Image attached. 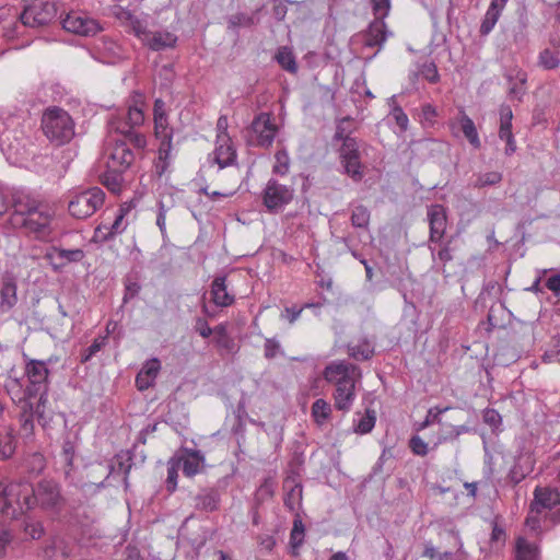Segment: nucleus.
Segmentation results:
<instances>
[{"mask_svg": "<svg viewBox=\"0 0 560 560\" xmlns=\"http://www.w3.org/2000/svg\"><path fill=\"white\" fill-rule=\"evenodd\" d=\"M62 504L60 487L51 479H43L35 487L24 479L0 483V515L4 517L16 518L35 506L58 511Z\"/></svg>", "mask_w": 560, "mask_h": 560, "instance_id": "f257e3e1", "label": "nucleus"}, {"mask_svg": "<svg viewBox=\"0 0 560 560\" xmlns=\"http://www.w3.org/2000/svg\"><path fill=\"white\" fill-rule=\"evenodd\" d=\"M12 209L10 222L14 229L38 241L52 237L54 212L43 201L30 194L16 191L12 195Z\"/></svg>", "mask_w": 560, "mask_h": 560, "instance_id": "f03ea898", "label": "nucleus"}, {"mask_svg": "<svg viewBox=\"0 0 560 560\" xmlns=\"http://www.w3.org/2000/svg\"><path fill=\"white\" fill-rule=\"evenodd\" d=\"M143 105L142 94L136 92L127 109L113 115L108 122L110 130L119 133L121 138L128 139L138 151H143L147 147L144 135L136 130V127L141 126L144 121Z\"/></svg>", "mask_w": 560, "mask_h": 560, "instance_id": "7ed1b4c3", "label": "nucleus"}, {"mask_svg": "<svg viewBox=\"0 0 560 560\" xmlns=\"http://www.w3.org/2000/svg\"><path fill=\"white\" fill-rule=\"evenodd\" d=\"M357 371L355 365L345 361L334 362L324 370V378L336 386L334 406L340 411L347 412L352 406L355 397L354 375Z\"/></svg>", "mask_w": 560, "mask_h": 560, "instance_id": "20e7f679", "label": "nucleus"}, {"mask_svg": "<svg viewBox=\"0 0 560 560\" xmlns=\"http://www.w3.org/2000/svg\"><path fill=\"white\" fill-rule=\"evenodd\" d=\"M74 121L69 113L60 107L47 108L42 117V129L55 145H63L74 137Z\"/></svg>", "mask_w": 560, "mask_h": 560, "instance_id": "39448f33", "label": "nucleus"}, {"mask_svg": "<svg viewBox=\"0 0 560 560\" xmlns=\"http://www.w3.org/2000/svg\"><path fill=\"white\" fill-rule=\"evenodd\" d=\"M106 149V166L109 170L125 172L135 162L137 156L142 155L143 151H138L126 138L113 140Z\"/></svg>", "mask_w": 560, "mask_h": 560, "instance_id": "423d86ee", "label": "nucleus"}, {"mask_svg": "<svg viewBox=\"0 0 560 560\" xmlns=\"http://www.w3.org/2000/svg\"><path fill=\"white\" fill-rule=\"evenodd\" d=\"M105 194L98 187H93L75 195L68 205L70 214L78 219L91 217L104 203Z\"/></svg>", "mask_w": 560, "mask_h": 560, "instance_id": "0eeeda50", "label": "nucleus"}, {"mask_svg": "<svg viewBox=\"0 0 560 560\" xmlns=\"http://www.w3.org/2000/svg\"><path fill=\"white\" fill-rule=\"evenodd\" d=\"M451 410L454 411V416L451 418V420L457 421L459 418L458 416L463 413L462 410L453 409L451 407L441 408L436 406L429 409L423 424L429 425L439 423L442 427L441 430L444 440L457 439L460 434L467 433L469 431V427L465 424H453L448 420H443L441 416Z\"/></svg>", "mask_w": 560, "mask_h": 560, "instance_id": "6e6552de", "label": "nucleus"}, {"mask_svg": "<svg viewBox=\"0 0 560 560\" xmlns=\"http://www.w3.org/2000/svg\"><path fill=\"white\" fill-rule=\"evenodd\" d=\"M57 9L54 3L34 0L26 5L20 14L23 25L28 27H42L48 25L56 16Z\"/></svg>", "mask_w": 560, "mask_h": 560, "instance_id": "1a4fd4ad", "label": "nucleus"}, {"mask_svg": "<svg viewBox=\"0 0 560 560\" xmlns=\"http://www.w3.org/2000/svg\"><path fill=\"white\" fill-rule=\"evenodd\" d=\"M545 510L552 511V521L560 523V492L548 487H537L530 503V513L540 514Z\"/></svg>", "mask_w": 560, "mask_h": 560, "instance_id": "9d476101", "label": "nucleus"}, {"mask_svg": "<svg viewBox=\"0 0 560 560\" xmlns=\"http://www.w3.org/2000/svg\"><path fill=\"white\" fill-rule=\"evenodd\" d=\"M48 373L49 371L44 361L31 360L26 364V375L30 385L26 387L25 392L30 398L42 395V399L44 400V396L47 395L48 390Z\"/></svg>", "mask_w": 560, "mask_h": 560, "instance_id": "9b49d317", "label": "nucleus"}, {"mask_svg": "<svg viewBox=\"0 0 560 560\" xmlns=\"http://www.w3.org/2000/svg\"><path fill=\"white\" fill-rule=\"evenodd\" d=\"M293 196L294 189L291 186L280 184L276 179H269L264 189L262 199L269 211L277 212L290 203Z\"/></svg>", "mask_w": 560, "mask_h": 560, "instance_id": "f8f14e48", "label": "nucleus"}, {"mask_svg": "<svg viewBox=\"0 0 560 560\" xmlns=\"http://www.w3.org/2000/svg\"><path fill=\"white\" fill-rule=\"evenodd\" d=\"M62 27L73 34L81 36H94L102 28L100 23L82 12H70L62 20Z\"/></svg>", "mask_w": 560, "mask_h": 560, "instance_id": "ddd939ff", "label": "nucleus"}, {"mask_svg": "<svg viewBox=\"0 0 560 560\" xmlns=\"http://www.w3.org/2000/svg\"><path fill=\"white\" fill-rule=\"evenodd\" d=\"M132 457L129 453H120L117 454L110 464L103 465L102 463L96 464L92 467V471L94 472H105V479H108L112 475H122V481L125 488L127 489L129 486L128 476L132 468Z\"/></svg>", "mask_w": 560, "mask_h": 560, "instance_id": "4468645a", "label": "nucleus"}, {"mask_svg": "<svg viewBox=\"0 0 560 560\" xmlns=\"http://www.w3.org/2000/svg\"><path fill=\"white\" fill-rule=\"evenodd\" d=\"M427 217L430 228L429 242L440 243L447 228L446 210L442 205H432L428 209Z\"/></svg>", "mask_w": 560, "mask_h": 560, "instance_id": "2eb2a0df", "label": "nucleus"}, {"mask_svg": "<svg viewBox=\"0 0 560 560\" xmlns=\"http://www.w3.org/2000/svg\"><path fill=\"white\" fill-rule=\"evenodd\" d=\"M253 132L257 135V144L260 147H269L276 136V127L270 121L269 114H259L252 122Z\"/></svg>", "mask_w": 560, "mask_h": 560, "instance_id": "dca6fc26", "label": "nucleus"}, {"mask_svg": "<svg viewBox=\"0 0 560 560\" xmlns=\"http://www.w3.org/2000/svg\"><path fill=\"white\" fill-rule=\"evenodd\" d=\"M213 154L214 161L220 168L234 164L236 160V151L228 133L217 136V147Z\"/></svg>", "mask_w": 560, "mask_h": 560, "instance_id": "f3484780", "label": "nucleus"}, {"mask_svg": "<svg viewBox=\"0 0 560 560\" xmlns=\"http://www.w3.org/2000/svg\"><path fill=\"white\" fill-rule=\"evenodd\" d=\"M46 258L50 261L54 269L58 270L67 264L81 261L84 258V252L80 248L62 249L54 247L51 252L47 253Z\"/></svg>", "mask_w": 560, "mask_h": 560, "instance_id": "a211bd4d", "label": "nucleus"}, {"mask_svg": "<svg viewBox=\"0 0 560 560\" xmlns=\"http://www.w3.org/2000/svg\"><path fill=\"white\" fill-rule=\"evenodd\" d=\"M205 456L200 451L186 450L185 455L178 459L177 465L182 466L185 476L192 477L201 470Z\"/></svg>", "mask_w": 560, "mask_h": 560, "instance_id": "6ab92c4d", "label": "nucleus"}, {"mask_svg": "<svg viewBox=\"0 0 560 560\" xmlns=\"http://www.w3.org/2000/svg\"><path fill=\"white\" fill-rule=\"evenodd\" d=\"M533 467L534 460L530 455H522L515 460L508 477L513 485H517L533 471Z\"/></svg>", "mask_w": 560, "mask_h": 560, "instance_id": "aec40b11", "label": "nucleus"}, {"mask_svg": "<svg viewBox=\"0 0 560 560\" xmlns=\"http://www.w3.org/2000/svg\"><path fill=\"white\" fill-rule=\"evenodd\" d=\"M176 42L177 37L170 32H150L149 35H147V38H143V44L155 51L174 47Z\"/></svg>", "mask_w": 560, "mask_h": 560, "instance_id": "412c9836", "label": "nucleus"}, {"mask_svg": "<svg viewBox=\"0 0 560 560\" xmlns=\"http://www.w3.org/2000/svg\"><path fill=\"white\" fill-rule=\"evenodd\" d=\"M220 494L214 489H202L195 497V508L197 510L213 512L219 509Z\"/></svg>", "mask_w": 560, "mask_h": 560, "instance_id": "4be33fe9", "label": "nucleus"}, {"mask_svg": "<svg viewBox=\"0 0 560 560\" xmlns=\"http://www.w3.org/2000/svg\"><path fill=\"white\" fill-rule=\"evenodd\" d=\"M225 280V277H215L211 285L212 301L222 307L234 302V298L228 292Z\"/></svg>", "mask_w": 560, "mask_h": 560, "instance_id": "5701e85b", "label": "nucleus"}, {"mask_svg": "<svg viewBox=\"0 0 560 560\" xmlns=\"http://www.w3.org/2000/svg\"><path fill=\"white\" fill-rule=\"evenodd\" d=\"M387 38L385 23L381 20L371 23L364 34V44L369 47L382 46Z\"/></svg>", "mask_w": 560, "mask_h": 560, "instance_id": "b1692460", "label": "nucleus"}, {"mask_svg": "<svg viewBox=\"0 0 560 560\" xmlns=\"http://www.w3.org/2000/svg\"><path fill=\"white\" fill-rule=\"evenodd\" d=\"M458 125L460 127V130L465 138L468 140V142L475 148L479 149L481 145L475 122L470 117L466 115L465 112H460L458 116Z\"/></svg>", "mask_w": 560, "mask_h": 560, "instance_id": "393cba45", "label": "nucleus"}, {"mask_svg": "<svg viewBox=\"0 0 560 560\" xmlns=\"http://www.w3.org/2000/svg\"><path fill=\"white\" fill-rule=\"evenodd\" d=\"M1 303L0 307L3 312L10 311L18 302L16 284L8 279L3 280L0 288Z\"/></svg>", "mask_w": 560, "mask_h": 560, "instance_id": "a878e982", "label": "nucleus"}, {"mask_svg": "<svg viewBox=\"0 0 560 560\" xmlns=\"http://www.w3.org/2000/svg\"><path fill=\"white\" fill-rule=\"evenodd\" d=\"M283 487L285 490L284 505L289 510L294 511L302 499V486L293 480H287Z\"/></svg>", "mask_w": 560, "mask_h": 560, "instance_id": "bb28decb", "label": "nucleus"}, {"mask_svg": "<svg viewBox=\"0 0 560 560\" xmlns=\"http://www.w3.org/2000/svg\"><path fill=\"white\" fill-rule=\"evenodd\" d=\"M348 353L354 360L364 361L373 357L374 347L369 340L364 339L358 345H349Z\"/></svg>", "mask_w": 560, "mask_h": 560, "instance_id": "cd10ccee", "label": "nucleus"}, {"mask_svg": "<svg viewBox=\"0 0 560 560\" xmlns=\"http://www.w3.org/2000/svg\"><path fill=\"white\" fill-rule=\"evenodd\" d=\"M517 560H538V548L529 544L524 538H518L516 542Z\"/></svg>", "mask_w": 560, "mask_h": 560, "instance_id": "c85d7f7f", "label": "nucleus"}, {"mask_svg": "<svg viewBox=\"0 0 560 560\" xmlns=\"http://www.w3.org/2000/svg\"><path fill=\"white\" fill-rule=\"evenodd\" d=\"M276 60L281 66L282 69L295 73L298 71V65L295 58L290 49L287 47H281L277 55Z\"/></svg>", "mask_w": 560, "mask_h": 560, "instance_id": "c756f323", "label": "nucleus"}, {"mask_svg": "<svg viewBox=\"0 0 560 560\" xmlns=\"http://www.w3.org/2000/svg\"><path fill=\"white\" fill-rule=\"evenodd\" d=\"M330 411V405L325 399L318 398L313 402L312 416L317 424H323L328 419Z\"/></svg>", "mask_w": 560, "mask_h": 560, "instance_id": "7c9ffc66", "label": "nucleus"}, {"mask_svg": "<svg viewBox=\"0 0 560 560\" xmlns=\"http://www.w3.org/2000/svg\"><path fill=\"white\" fill-rule=\"evenodd\" d=\"M376 422V415L374 410H366L354 425V432L359 434H366L372 431Z\"/></svg>", "mask_w": 560, "mask_h": 560, "instance_id": "2f4dec72", "label": "nucleus"}, {"mask_svg": "<svg viewBox=\"0 0 560 560\" xmlns=\"http://www.w3.org/2000/svg\"><path fill=\"white\" fill-rule=\"evenodd\" d=\"M351 223L354 228L366 229L370 223V211L364 206H357L352 210Z\"/></svg>", "mask_w": 560, "mask_h": 560, "instance_id": "473e14b6", "label": "nucleus"}, {"mask_svg": "<svg viewBox=\"0 0 560 560\" xmlns=\"http://www.w3.org/2000/svg\"><path fill=\"white\" fill-rule=\"evenodd\" d=\"M340 158L341 160L350 158H360L359 143L355 138L345 136L342 145L340 148Z\"/></svg>", "mask_w": 560, "mask_h": 560, "instance_id": "72a5a7b5", "label": "nucleus"}, {"mask_svg": "<svg viewBox=\"0 0 560 560\" xmlns=\"http://www.w3.org/2000/svg\"><path fill=\"white\" fill-rule=\"evenodd\" d=\"M500 14H501L500 10L489 5V8L486 12L485 19L480 25V33L482 35H487L493 30L495 23L498 22V20L500 18Z\"/></svg>", "mask_w": 560, "mask_h": 560, "instance_id": "f704fd0d", "label": "nucleus"}, {"mask_svg": "<svg viewBox=\"0 0 560 560\" xmlns=\"http://www.w3.org/2000/svg\"><path fill=\"white\" fill-rule=\"evenodd\" d=\"M422 557L429 560H454V553L452 551H440L430 541L424 544Z\"/></svg>", "mask_w": 560, "mask_h": 560, "instance_id": "c9c22d12", "label": "nucleus"}, {"mask_svg": "<svg viewBox=\"0 0 560 560\" xmlns=\"http://www.w3.org/2000/svg\"><path fill=\"white\" fill-rule=\"evenodd\" d=\"M130 210V207L121 206L119 209V213L117 214L115 221L109 228V232L105 235V240H109L117 234H120L125 231L126 224L124 223V218L126 213Z\"/></svg>", "mask_w": 560, "mask_h": 560, "instance_id": "e433bc0d", "label": "nucleus"}, {"mask_svg": "<svg viewBox=\"0 0 560 560\" xmlns=\"http://www.w3.org/2000/svg\"><path fill=\"white\" fill-rule=\"evenodd\" d=\"M122 173L107 168V172L103 175V184L112 191H118L122 183Z\"/></svg>", "mask_w": 560, "mask_h": 560, "instance_id": "4c0bfd02", "label": "nucleus"}, {"mask_svg": "<svg viewBox=\"0 0 560 560\" xmlns=\"http://www.w3.org/2000/svg\"><path fill=\"white\" fill-rule=\"evenodd\" d=\"M75 453V443L67 436L63 441L61 457L68 468H71L73 465V457ZM66 476L68 477L70 474V469H66Z\"/></svg>", "mask_w": 560, "mask_h": 560, "instance_id": "58836bf2", "label": "nucleus"}, {"mask_svg": "<svg viewBox=\"0 0 560 560\" xmlns=\"http://www.w3.org/2000/svg\"><path fill=\"white\" fill-rule=\"evenodd\" d=\"M27 470L33 475L40 474L46 467V459L39 453L30 455L25 462Z\"/></svg>", "mask_w": 560, "mask_h": 560, "instance_id": "ea45409f", "label": "nucleus"}, {"mask_svg": "<svg viewBox=\"0 0 560 560\" xmlns=\"http://www.w3.org/2000/svg\"><path fill=\"white\" fill-rule=\"evenodd\" d=\"M342 164L346 173L354 180L359 182L362 178L360 158L343 159Z\"/></svg>", "mask_w": 560, "mask_h": 560, "instance_id": "a19ab883", "label": "nucleus"}, {"mask_svg": "<svg viewBox=\"0 0 560 560\" xmlns=\"http://www.w3.org/2000/svg\"><path fill=\"white\" fill-rule=\"evenodd\" d=\"M15 450L14 438L11 433L0 435V459H7L12 456Z\"/></svg>", "mask_w": 560, "mask_h": 560, "instance_id": "79ce46f5", "label": "nucleus"}, {"mask_svg": "<svg viewBox=\"0 0 560 560\" xmlns=\"http://www.w3.org/2000/svg\"><path fill=\"white\" fill-rule=\"evenodd\" d=\"M502 180V174L499 172H488L478 176L474 186L477 188H482L486 186H491L500 183Z\"/></svg>", "mask_w": 560, "mask_h": 560, "instance_id": "37998d69", "label": "nucleus"}, {"mask_svg": "<svg viewBox=\"0 0 560 560\" xmlns=\"http://www.w3.org/2000/svg\"><path fill=\"white\" fill-rule=\"evenodd\" d=\"M539 63L545 69H555L560 63V58L557 52L551 51L550 49H545L540 52L539 56Z\"/></svg>", "mask_w": 560, "mask_h": 560, "instance_id": "c03bdc74", "label": "nucleus"}, {"mask_svg": "<svg viewBox=\"0 0 560 560\" xmlns=\"http://www.w3.org/2000/svg\"><path fill=\"white\" fill-rule=\"evenodd\" d=\"M421 74L430 83H436L440 80L438 68L434 62H425L419 69Z\"/></svg>", "mask_w": 560, "mask_h": 560, "instance_id": "a18cd8bd", "label": "nucleus"}, {"mask_svg": "<svg viewBox=\"0 0 560 560\" xmlns=\"http://www.w3.org/2000/svg\"><path fill=\"white\" fill-rule=\"evenodd\" d=\"M304 538V526L302 521H294L293 528L290 534V544L293 548L302 545Z\"/></svg>", "mask_w": 560, "mask_h": 560, "instance_id": "49530a36", "label": "nucleus"}, {"mask_svg": "<svg viewBox=\"0 0 560 560\" xmlns=\"http://www.w3.org/2000/svg\"><path fill=\"white\" fill-rule=\"evenodd\" d=\"M160 369H161L160 361L156 358H153V359L148 360L143 364L142 369L139 372H141L143 375L149 376L150 378L155 381V378L158 377V374L160 372Z\"/></svg>", "mask_w": 560, "mask_h": 560, "instance_id": "de8ad7c7", "label": "nucleus"}, {"mask_svg": "<svg viewBox=\"0 0 560 560\" xmlns=\"http://www.w3.org/2000/svg\"><path fill=\"white\" fill-rule=\"evenodd\" d=\"M516 79H517V82H515L511 85L509 93H510V95L520 100L522 97V95H524V93H525L524 85L526 83L527 77L523 72H517Z\"/></svg>", "mask_w": 560, "mask_h": 560, "instance_id": "09e8293b", "label": "nucleus"}, {"mask_svg": "<svg viewBox=\"0 0 560 560\" xmlns=\"http://www.w3.org/2000/svg\"><path fill=\"white\" fill-rule=\"evenodd\" d=\"M277 164L273 166V173L284 175L289 170V155L282 150L276 153Z\"/></svg>", "mask_w": 560, "mask_h": 560, "instance_id": "8fccbe9b", "label": "nucleus"}, {"mask_svg": "<svg viewBox=\"0 0 560 560\" xmlns=\"http://www.w3.org/2000/svg\"><path fill=\"white\" fill-rule=\"evenodd\" d=\"M28 406V409H24L23 412L21 413V427H22V431L25 433V434H31L32 431H33V428H34V424H33V406L32 404L27 405Z\"/></svg>", "mask_w": 560, "mask_h": 560, "instance_id": "3c124183", "label": "nucleus"}, {"mask_svg": "<svg viewBox=\"0 0 560 560\" xmlns=\"http://www.w3.org/2000/svg\"><path fill=\"white\" fill-rule=\"evenodd\" d=\"M172 138L173 133H164L163 136L156 137L160 140L159 154L163 159H170L172 151Z\"/></svg>", "mask_w": 560, "mask_h": 560, "instance_id": "603ef678", "label": "nucleus"}, {"mask_svg": "<svg viewBox=\"0 0 560 560\" xmlns=\"http://www.w3.org/2000/svg\"><path fill=\"white\" fill-rule=\"evenodd\" d=\"M173 207V200L171 199V202L166 205L163 200L159 201V212L156 218V225L159 226L160 231L162 233H165V220H166V213L167 211Z\"/></svg>", "mask_w": 560, "mask_h": 560, "instance_id": "864d4df0", "label": "nucleus"}, {"mask_svg": "<svg viewBox=\"0 0 560 560\" xmlns=\"http://www.w3.org/2000/svg\"><path fill=\"white\" fill-rule=\"evenodd\" d=\"M106 343V337L96 338L92 345L86 348L82 355V362L89 361L95 353H97Z\"/></svg>", "mask_w": 560, "mask_h": 560, "instance_id": "5fc2aeb1", "label": "nucleus"}, {"mask_svg": "<svg viewBox=\"0 0 560 560\" xmlns=\"http://www.w3.org/2000/svg\"><path fill=\"white\" fill-rule=\"evenodd\" d=\"M177 470H178V465L175 464L174 462H170L168 467H167L166 487H167V490L171 492H173L177 486V477H178Z\"/></svg>", "mask_w": 560, "mask_h": 560, "instance_id": "6e6d98bb", "label": "nucleus"}, {"mask_svg": "<svg viewBox=\"0 0 560 560\" xmlns=\"http://www.w3.org/2000/svg\"><path fill=\"white\" fill-rule=\"evenodd\" d=\"M281 350V346L275 338H268L265 341L264 354L266 359H273Z\"/></svg>", "mask_w": 560, "mask_h": 560, "instance_id": "4d7b16f0", "label": "nucleus"}, {"mask_svg": "<svg viewBox=\"0 0 560 560\" xmlns=\"http://www.w3.org/2000/svg\"><path fill=\"white\" fill-rule=\"evenodd\" d=\"M409 446L416 455L424 456L428 454V444L418 435L410 439Z\"/></svg>", "mask_w": 560, "mask_h": 560, "instance_id": "13d9d810", "label": "nucleus"}, {"mask_svg": "<svg viewBox=\"0 0 560 560\" xmlns=\"http://www.w3.org/2000/svg\"><path fill=\"white\" fill-rule=\"evenodd\" d=\"M154 133L155 137L163 136L164 133H173V130L168 127L166 115L154 117Z\"/></svg>", "mask_w": 560, "mask_h": 560, "instance_id": "bf43d9fd", "label": "nucleus"}, {"mask_svg": "<svg viewBox=\"0 0 560 560\" xmlns=\"http://www.w3.org/2000/svg\"><path fill=\"white\" fill-rule=\"evenodd\" d=\"M392 116L401 131H406L408 129L409 119L400 106H395L393 108Z\"/></svg>", "mask_w": 560, "mask_h": 560, "instance_id": "052dcab7", "label": "nucleus"}, {"mask_svg": "<svg viewBox=\"0 0 560 560\" xmlns=\"http://www.w3.org/2000/svg\"><path fill=\"white\" fill-rule=\"evenodd\" d=\"M38 396H39V399H38V402L36 405L34 413L37 417L38 422L43 427H45L49 422V420H50V418L46 417V415H45V408H46V402H47V395L44 396V401L42 399V395H38Z\"/></svg>", "mask_w": 560, "mask_h": 560, "instance_id": "680f3d73", "label": "nucleus"}, {"mask_svg": "<svg viewBox=\"0 0 560 560\" xmlns=\"http://www.w3.org/2000/svg\"><path fill=\"white\" fill-rule=\"evenodd\" d=\"M252 23L253 19L245 13H236L229 18V24L231 27L249 26Z\"/></svg>", "mask_w": 560, "mask_h": 560, "instance_id": "e2e57ef3", "label": "nucleus"}, {"mask_svg": "<svg viewBox=\"0 0 560 560\" xmlns=\"http://www.w3.org/2000/svg\"><path fill=\"white\" fill-rule=\"evenodd\" d=\"M371 2L373 4L374 14L377 18L383 19L387 15L390 8L389 0H371Z\"/></svg>", "mask_w": 560, "mask_h": 560, "instance_id": "0e129e2a", "label": "nucleus"}, {"mask_svg": "<svg viewBox=\"0 0 560 560\" xmlns=\"http://www.w3.org/2000/svg\"><path fill=\"white\" fill-rule=\"evenodd\" d=\"M130 27H131L132 33L137 37L141 38L142 40H143V38H147V35H149V33H150L147 31L143 23L136 18L130 19Z\"/></svg>", "mask_w": 560, "mask_h": 560, "instance_id": "69168bd1", "label": "nucleus"}, {"mask_svg": "<svg viewBox=\"0 0 560 560\" xmlns=\"http://www.w3.org/2000/svg\"><path fill=\"white\" fill-rule=\"evenodd\" d=\"M483 421L487 424L497 428L501 424V416L494 409H487L483 413Z\"/></svg>", "mask_w": 560, "mask_h": 560, "instance_id": "338daca9", "label": "nucleus"}, {"mask_svg": "<svg viewBox=\"0 0 560 560\" xmlns=\"http://www.w3.org/2000/svg\"><path fill=\"white\" fill-rule=\"evenodd\" d=\"M546 287L553 292L556 296L560 295V275H553L546 281Z\"/></svg>", "mask_w": 560, "mask_h": 560, "instance_id": "774afa93", "label": "nucleus"}]
</instances>
